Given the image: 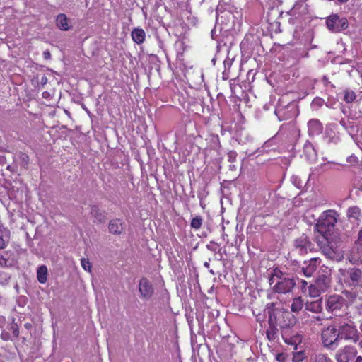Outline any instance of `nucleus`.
I'll return each mask as SVG.
<instances>
[{
  "mask_svg": "<svg viewBox=\"0 0 362 362\" xmlns=\"http://www.w3.org/2000/svg\"><path fill=\"white\" fill-rule=\"evenodd\" d=\"M47 93H43V95H45V96H47V94H46Z\"/></svg>",
  "mask_w": 362,
  "mask_h": 362,
  "instance_id": "c03bdc74",
  "label": "nucleus"
},
{
  "mask_svg": "<svg viewBox=\"0 0 362 362\" xmlns=\"http://www.w3.org/2000/svg\"><path fill=\"white\" fill-rule=\"evenodd\" d=\"M306 286H307V282L305 280H302L301 281V287H302V291L304 293H307L306 290L308 289V288H306Z\"/></svg>",
  "mask_w": 362,
  "mask_h": 362,
  "instance_id": "f704fd0d",
  "label": "nucleus"
},
{
  "mask_svg": "<svg viewBox=\"0 0 362 362\" xmlns=\"http://www.w3.org/2000/svg\"><path fill=\"white\" fill-rule=\"evenodd\" d=\"M264 312L269 317V322L271 325H274L278 321V315L280 311L275 308L274 303L268 304L264 310Z\"/></svg>",
  "mask_w": 362,
  "mask_h": 362,
  "instance_id": "2eb2a0df",
  "label": "nucleus"
},
{
  "mask_svg": "<svg viewBox=\"0 0 362 362\" xmlns=\"http://www.w3.org/2000/svg\"><path fill=\"white\" fill-rule=\"evenodd\" d=\"M327 26L332 32H340L348 27V21L346 18H340L338 15L334 14L328 17Z\"/></svg>",
  "mask_w": 362,
  "mask_h": 362,
  "instance_id": "423d86ee",
  "label": "nucleus"
},
{
  "mask_svg": "<svg viewBox=\"0 0 362 362\" xmlns=\"http://www.w3.org/2000/svg\"><path fill=\"white\" fill-rule=\"evenodd\" d=\"M1 337L4 341H7L9 339V334L7 332H2L1 334Z\"/></svg>",
  "mask_w": 362,
  "mask_h": 362,
  "instance_id": "c9c22d12",
  "label": "nucleus"
},
{
  "mask_svg": "<svg viewBox=\"0 0 362 362\" xmlns=\"http://www.w3.org/2000/svg\"><path fill=\"white\" fill-rule=\"evenodd\" d=\"M344 305H351L357 299V295L354 291H344L342 293Z\"/></svg>",
  "mask_w": 362,
  "mask_h": 362,
  "instance_id": "5701e85b",
  "label": "nucleus"
},
{
  "mask_svg": "<svg viewBox=\"0 0 362 362\" xmlns=\"http://www.w3.org/2000/svg\"><path fill=\"white\" fill-rule=\"evenodd\" d=\"M81 264L85 271H86L89 273L91 272V267H92L91 263L89 262V260L88 259L82 258L81 259Z\"/></svg>",
  "mask_w": 362,
  "mask_h": 362,
  "instance_id": "2f4dec72",
  "label": "nucleus"
},
{
  "mask_svg": "<svg viewBox=\"0 0 362 362\" xmlns=\"http://www.w3.org/2000/svg\"><path fill=\"white\" fill-rule=\"evenodd\" d=\"M337 129V124L334 123L329 124L326 128V134L332 141L334 139H338V133L336 134L335 131Z\"/></svg>",
  "mask_w": 362,
  "mask_h": 362,
  "instance_id": "393cba45",
  "label": "nucleus"
},
{
  "mask_svg": "<svg viewBox=\"0 0 362 362\" xmlns=\"http://www.w3.org/2000/svg\"><path fill=\"white\" fill-rule=\"evenodd\" d=\"M357 355V350L353 346H345L339 349L336 354L337 362H352Z\"/></svg>",
  "mask_w": 362,
  "mask_h": 362,
  "instance_id": "0eeeda50",
  "label": "nucleus"
},
{
  "mask_svg": "<svg viewBox=\"0 0 362 362\" xmlns=\"http://www.w3.org/2000/svg\"><path fill=\"white\" fill-rule=\"evenodd\" d=\"M337 1L341 4H344V3H346L347 1H349V0H337Z\"/></svg>",
  "mask_w": 362,
  "mask_h": 362,
  "instance_id": "79ce46f5",
  "label": "nucleus"
},
{
  "mask_svg": "<svg viewBox=\"0 0 362 362\" xmlns=\"http://www.w3.org/2000/svg\"><path fill=\"white\" fill-rule=\"evenodd\" d=\"M349 261L353 264H362V243L356 242L349 256Z\"/></svg>",
  "mask_w": 362,
  "mask_h": 362,
  "instance_id": "9b49d317",
  "label": "nucleus"
},
{
  "mask_svg": "<svg viewBox=\"0 0 362 362\" xmlns=\"http://www.w3.org/2000/svg\"><path fill=\"white\" fill-rule=\"evenodd\" d=\"M278 270H274L269 279L270 285L274 284L273 290L278 293H287L292 291L296 285L294 279L288 277H281Z\"/></svg>",
  "mask_w": 362,
  "mask_h": 362,
  "instance_id": "f03ea898",
  "label": "nucleus"
},
{
  "mask_svg": "<svg viewBox=\"0 0 362 362\" xmlns=\"http://www.w3.org/2000/svg\"><path fill=\"white\" fill-rule=\"evenodd\" d=\"M47 93H43V95H45V96H47V94H46Z\"/></svg>",
  "mask_w": 362,
  "mask_h": 362,
  "instance_id": "a18cd8bd",
  "label": "nucleus"
},
{
  "mask_svg": "<svg viewBox=\"0 0 362 362\" xmlns=\"http://www.w3.org/2000/svg\"><path fill=\"white\" fill-rule=\"evenodd\" d=\"M306 310L311 311L313 313H318L321 312L322 308V301L321 300H318L316 301H313L310 303H307L305 304Z\"/></svg>",
  "mask_w": 362,
  "mask_h": 362,
  "instance_id": "b1692460",
  "label": "nucleus"
},
{
  "mask_svg": "<svg viewBox=\"0 0 362 362\" xmlns=\"http://www.w3.org/2000/svg\"><path fill=\"white\" fill-rule=\"evenodd\" d=\"M6 323V319L3 316H0V327H3Z\"/></svg>",
  "mask_w": 362,
  "mask_h": 362,
  "instance_id": "4c0bfd02",
  "label": "nucleus"
},
{
  "mask_svg": "<svg viewBox=\"0 0 362 362\" xmlns=\"http://www.w3.org/2000/svg\"><path fill=\"white\" fill-rule=\"evenodd\" d=\"M354 362H362V356H357L356 359L355 360Z\"/></svg>",
  "mask_w": 362,
  "mask_h": 362,
  "instance_id": "ea45409f",
  "label": "nucleus"
},
{
  "mask_svg": "<svg viewBox=\"0 0 362 362\" xmlns=\"http://www.w3.org/2000/svg\"><path fill=\"white\" fill-rule=\"evenodd\" d=\"M323 292L321 290H320L318 287L315 286V284H310L308 287V295L310 297H318Z\"/></svg>",
  "mask_w": 362,
  "mask_h": 362,
  "instance_id": "bb28decb",
  "label": "nucleus"
},
{
  "mask_svg": "<svg viewBox=\"0 0 362 362\" xmlns=\"http://www.w3.org/2000/svg\"><path fill=\"white\" fill-rule=\"evenodd\" d=\"M300 339L298 337H296L293 339H286L285 340V342H286L287 344H295V348H294L295 349H297V343L300 342Z\"/></svg>",
  "mask_w": 362,
  "mask_h": 362,
  "instance_id": "473e14b6",
  "label": "nucleus"
},
{
  "mask_svg": "<svg viewBox=\"0 0 362 362\" xmlns=\"http://www.w3.org/2000/svg\"><path fill=\"white\" fill-rule=\"evenodd\" d=\"M331 279L326 274L320 275L315 281V286L318 287L323 293L330 286Z\"/></svg>",
  "mask_w": 362,
  "mask_h": 362,
  "instance_id": "dca6fc26",
  "label": "nucleus"
},
{
  "mask_svg": "<svg viewBox=\"0 0 362 362\" xmlns=\"http://www.w3.org/2000/svg\"><path fill=\"white\" fill-rule=\"evenodd\" d=\"M356 99V94L353 90H346L344 91V100L346 103H352Z\"/></svg>",
  "mask_w": 362,
  "mask_h": 362,
  "instance_id": "c756f323",
  "label": "nucleus"
},
{
  "mask_svg": "<svg viewBox=\"0 0 362 362\" xmlns=\"http://www.w3.org/2000/svg\"><path fill=\"white\" fill-rule=\"evenodd\" d=\"M340 124H341V126H343L344 128H346V122H345L344 120H343V119H342V120H341V121H340Z\"/></svg>",
  "mask_w": 362,
  "mask_h": 362,
  "instance_id": "a19ab883",
  "label": "nucleus"
},
{
  "mask_svg": "<svg viewBox=\"0 0 362 362\" xmlns=\"http://www.w3.org/2000/svg\"><path fill=\"white\" fill-rule=\"evenodd\" d=\"M10 240V230L0 225V250L5 248Z\"/></svg>",
  "mask_w": 362,
  "mask_h": 362,
  "instance_id": "a211bd4d",
  "label": "nucleus"
},
{
  "mask_svg": "<svg viewBox=\"0 0 362 362\" xmlns=\"http://www.w3.org/2000/svg\"><path fill=\"white\" fill-rule=\"evenodd\" d=\"M344 305V300L339 295L329 296L326 300V309L329 312L340 310Z\"/></svg>",
  "mask_w": 362,
  "mask_h": 362,
  "instance_id": "1a4fd4ad",
  "label": "nucleus"
},
{
  "mask_svg": "<svg viewBox=\"0 0 362 362\" xmlns=\"http://www.w3.org/2000/svg\"><path fill=\"white\" fill-rule=\"evenodd\" d=\"M44 55L46 59H49L50 57V53L49 52H45Z\"/></svg>",
  "mask_w": 362,
  "mask_h": 362,
  "instance_id": "58836bf2",
  "label": "nucleus"
},
{
  "mask_svg": "<svg viewBox=\"0 0 362 362\" xmlns=\"http://www.w3.org/2000/svg\"><path fill=\"white\" fill-rule=\"evenodd\" d=\"M108 228L111 233L119 235L124 229L123 223L120 219L112 220L109 223Z\"/></svg>",
  "mask_w": 362,
  "mask_h": 362,
  "instance_id": "6ab92c4d",
  "label": "nucleus"
},
{
  "mask_svg": "<svg viewBox=\"0 0 362 362\" xmlns=\"http://www.w3.org/2000/svg\"><path fill=\"white\" fill-rule=\"evenodd\" d=\"M90 214L95 218V222L103 223L105 221V214L100 210L98 206H93L90 209Z\"/></svg>",
  "mask_w": 362,
  "mask_h": 362,
  "instance_id": "412c9836",
  "label": "nucleus"
},
{
  "mask_svg": "<svg viewBox=\"0 0 362 362\" xmlns=\"http://www.w3.org/2000/svg\"><path fill=\"white\" fill-rule=\"evenodd\" d=\"M339 279L350 286H356L362 279V272L356 268L339 269Z\"/></svg>",
  "mask_w": 362,
  "mask_h": 362,
  "instance_id": "7ed1b4c3",
  "label": "nucleus"
},
{
  "mask_svg": "<svg viewBox=\"0 0 362 362\" xmlns=\"http://www.w3.org/2000/svg\"><path fill=\"white\" fill-rule=\"evenodd\" d=\"M139 291L142 298L149 299L153 294V287L148 279L142 278L139 281Z\"/></svg>",
  "mask_w": 362,
  "mask_h": 362,
  "instance_id": "9d476101",
  "label": "nucleus"
},
{
  "mask_svg": "<svg viewBox=\"0 0 362 362\" xmlns=\"http://www.w3.org/2000/svg\"><path fill=\"white\" fill-rule=\"evenodd\" d=\"M286 358H287V357H286V354L284 353L278 354L276 356V359L279 362H286Z\"/></svg>",
  "mask_w": 362,
  "mask_h": 362,
  "instance_id": "72a5a7b5",
  "label": "nucleus"
},
{
  "mask_svg": "<svg viewBox=\"0 0 362 362\" xmlns=\"http://www.w3.org/2000/svg\"><path fill=\"white\" fill-rule=\"evenodd\" d=\"M131 35L133 41L138 45L142 44L146 39V33L142 28H134Z\"/></svg>",
  "mask_w": 362,
  "mask_h": 362,
  "instance_id": "aec40b11",
  "label": "nucleus"
},
{
  "mask_svg": "<svg viewBox=\"0 0 362 362\" xmlns=\"http://www.w3.org/2000/svg\"><path fill=\"white\" fill-rule=\"evenodd\" d=\"M346 216L349 221L351 223L358 224L362 218V213L358 206H353L348 208Z\"/></svg>",
  "mask_w": 362,
  "mask_h": 362,
  "instance_id": "ddd939ff",
  "label": "nucleus"
},
{
  "mask_svg": "<svg viewBox=\"0 0 362 362\" xmlns=\"http://www.w3.org/2000/svg\"><path fill=\"white\" fill-rule=\"evenodd\" d=\"M339 337V332L334 325H329L322 331V341L325 347L330 348L334 345Z\"/></svg>",
  "mask_w": 362,
  "mask_h": 362,
  "instance_id": "39448f33",
  "label": "nucleus"
},
{
  "mask_svg": "<svg viewBox=\"0 0 362 362\" xmlns=\"http://www.w3.org/2000/svg\"><path fill=\"white\" fill-rule=\"evenodd\" d=\"M315 362H332V361L325 354L319 353L315 355Z\"/></svg>",
  "mask_w": 362,
  "mask_h": 362,
  "instance_id": "7c9ffc66",
  "label": "nucleus"
},
{
  "mask_svg": "<svg viewBox=\"0 0 362 362\" xmlns=\"http://www.w3.org/2000/svg\"><path fill=\"white\" fill-rule=\"evenodd\" d=\"M338 332L339 337L353 342H356L359 337L356 327L351 321L341 322Z\"/></svg>",
  "mask_w": 362,
  "mask_h": 362,
  "instance_id": "20e7f679",
  "label": "nucleus"
},
{
  "mask_svg": "<svg viewBox=\"0 0 362 362\" xmlns=\"http://www.w3.org/2000/svg\"><path fill=\"white\" fill-rule=\"evenodd\" d=\"M304 303L301 297L294 298L291 306L292 312L297 313L302 310Z\"/></svg>",
  "mask_w": 362,
  "mask_h": 362,
  "instance_id": "a878e982",
  "label": "nucleus"
},
{
  "mask_svg": "<svg viewBox=\"0 0 362 362\" xmlns=\"http://www.w3.org/2000/svg\"><path fill=\"white\" fill-rule=\"evenodd\" d=\"M308 133L310 136L320 135L323 130V126L317 119H312L308 122Z\"/></svg>",
  "mask_w": 362,
  "mask_h": 362,
  "instance_id": "4468645a",
  "label": "nucleus"
},
{
  "mask_svg": "<svg viewBox=\"0 0 362 362\" xmlns=\"http://www.w3.org/2000/svg\"><path fill=\"white\" fill-rule=\"evenodd\" d=\"M294 247L298 254L305 255L312 250V243L307 236L303 235L295 240Z\"/></svg>",
  "mask_w": 362,
  "mask_h": 362,
  "instance_id": "6e6552de",
  "label": "nucleus"
},
{
  "mask_svg": "<svg viewBox=\"0 0 362 362\" xmlns=\"http://www.w3.org/2000/svg\"><path fill=\"white\" fill-rule=\"evenodd\" d=\"M205 266L208 267L209 266V264L208 263H205Z\"/></svg>",
  "mask_w": 362,
  "mask_h": 362,
  "instance_id": "37998d69",
  "label": "nucleus"
},
{
  "mask_svg": "<svg viewBox=\"0 0 362 362\" xmlns=\"http://www.w3.org/2000/svg\"><path fill=\"white\" fill-rule=\"evenodd\" d=\"M339 214L334 210L323 211L315 226V240L322 252L329 259H338L342 257L341 252L334 246L331 229L339 219Z\"/></svg>",
  "mask_w": 362,
  "mask_h": 362,
  "instance_id": "f257e3e1",
  "label": "nucleus"
},
{
  "mask_svg": "<svg viewBox=\"0 0 362 362\" xmlns=\"http://www.w3.org/2000/svg\"><path fill=\"white\" fill-rule=\"evenodd\" d=\"M56 25L59 29L64 31H67L71 28L67 16L64 13H60L57 16Z\"/></svg>",
  "mask_w": 362,
  "mask_h": 362,
  "instance_id": "f3484780",
  "label": "nucleus"
},
{
  "mask_svg": "<svg viewBox=\"0 0 362 362\" xmlns=\"http://www.w3.org/2000/svg\"><path fill=\"white\" fill-rule=\"evenodd\" d=\"M202 224L203 218L200 216H197L192 219L190 226L192 228L197 230L201 228Z\"/></svg>",
  "mask_w": 362,
  "mask_h": 362,
  "instance_id": "cd10ccee",
  "label": "nucleus"
},
{
  "mask_svg": "<svg viewBox=\"0 0 362 362\" xmlns=\"http://www.w3.org/2000/svg\"><path fill=\"white\" fill-rule=\"evenodd\" d=\"M320 262L321 260L319 258H312L309 262H305V266L301 268L303 275L306 277L311 276Z\"/></svg>",
  "mask_w": 362,
  "mask_h": 362,
  "instance_id": "f8f14e48",
  "label": "nucleus"
},
{
  "mask_svg": "<svg viewBox=\"0 0 362 362\" xmlns=\"http://www.w3.org/2000/svg\"><path fill=\"white\" fill-rule=\"evenodd\" d=\"M356 242H360L361 243H362V228L358 233V240Z\"/></svg>",
  "mask_w": 362,
  "mask_h": 362,
  "instance_id": "e433bc0d",
  "label": "nucleus"
},
{
  "mask_svg": "<svg viewBox=\"0 0 362 362\" xmlns=\"http://www.w3.org/2000/svg\"><path fill=\"white\" fill-rule=\"evenodd\" d=\"M306 358L305 351H300L293 354V362H301Z\"/></svg>",
  "mask_w": 362,
  "mask_h": 362,
  "instance_id": "c85d7f7f",
  "label": "nucleus"
},
{
  "mask_svg": "<svg viewBox=\"0 0 362 362\" xmlns=\"http://www.w3.org/2000/svg\"><path fill=\"white\" fill-rule=\"evenodd\" d=\"M37 278L40 284H45L47 279V268L45 265H41L37 270Z\"/></svg>",
  "mask_w": 362,
  "mask_h": 362,
  "instance_id": "4be33fe9",
  "label": "nucleus"
}]
</instances>
